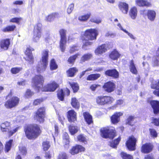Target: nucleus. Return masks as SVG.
<instances>
[{
    "instance_id": "f257e3e1",
    "label": "nucleus",
    "mask_w": 159,
    "mask_h": 159,
    "mask_svg": "<svg viewBox=\"0 0 159 159\" xmlns=\"http://www.w3.org/2000/svg\"><path fill=\"white\" fill-rule=\"evenodd\" d=\"M98 34V30L95 29H90L86 30L82 37L83 45L82 48L84 50L88 49V46L91 45L93 42L89 40H93L96 39Z\"/></svg>"
},
{
    "instance_id": "f03ea898",
    "label": "nucleus",
    "mask_w": 159,
    "mask_h": 159,
    "mask_svg": "<svg viewBox=\"0 0 159 159\" xmlns=\"http://www.w3.org/2000/svg\"><path fill=\"white\" fill-rule=\"evenodd\" d=\"M24 130L26 136L29 139H34L40 134L39 126L36 124L28 125L25 126Z\"/></svg>"
},
{
    "instance_id": "7ed1b4c3",
    "label": "nucleus",
    "mask_w": 159,
    "mask_h": 159,
    "mask_svg": "<svg viewBox=\"0 0 159 159\" xmlns=\"http://www.w3.org/2000/svg\"><path fill=\"white\" fill-rule=\"evenodd\" d=\"M48 51L46 50L43 51L42 60L39 63L37 67V70L38 72L41 73L45 70L48 65Z\"/></svg>"
},
{
    "instance_id": "20e7f679",
    "label": "nucleus",
    "mask_w": 159,
    "mask_h": 159,
    "mask_svg": "<svg viewBox=\"0 0 159 159\" xmlns=\"http://www.w3.org/2000/svg\"><path fill=\"white\" fill-rule=\"evenodd\" d=\"M44 78L40 75H36L32 79V82L33 85L37 89L38 92L41 91L44 82Z\"/></svg>"
},
{
    "instance_id": "39448f33",
    "label": "nucleus",
    "mask_w": 159,
    "mask_h": 159,
    "mask_svg": "<svg viewBox=\"0 0 159 159\" xmlns=\"http://www.w3.org/2000/svg\"><path fill=\"white\" fill-rule=\"evenodd\" d=\"M10 123L9 122L6 121L2 123L1 125V128L2 131L4 132L7 131L8 135L11 136L15 133L20 128V127H16L14 128L10 129Z\"/></svg>"
},
{
    "instance_id": "423d86ee",
    "label": "nucleus",
    "mask_w": 159,
    "mask_h": 159,
    "mask_svg": "<svg viewBox=\"0 0 159 159\" xmlns=\"http://www.w3.org/2000/svg\"><path fill=\"white\" fill-rule=\"evenodd\" d=\"M101 135L104 138H109L113 139L115 136V130L113 127H111L109 129L107 128H103L101 129Z\"/></svg>"
},
{
    "instance_id": "0eeeda50",
    "label": "nucleus",
    "mask_w": 159,
    "mask_h": 159,
    "mask_svg": "<svg viewBox=\"0 0 159 159\" xmlns=\"http://www.w3.org/2000/svg\"><path fill=\"white\" fill-rule=\"evenodd\" d=\"M97 103L101 105L111 104L114 101V99L110 96H99L96 99Z\"/></svg>"
},
{
    "instance_id": "6e6552de",
    "label": "nucleus",
    "mask_w": 159,
    "mask_h": 159,
    "mask_svg": "<svg viewBox=\"0 0 159 159\" xmlns=\"http://www.w3.org/2000/svg\"><path fill=\"white\" fill-rule=\"evenodd\" d=\"M20 99L16 96H13L7 100L4 105L7 108H11L17 106L19 103Z\"/></svg>"
},
{
    "instance_id": "1a4fd4ad",
    "label": "nucleus",
    "mask_w": 159,
    "mask_h": 159,
    "mask_svg": "<svg viewBox=\"0 0 159 159\" xmlns=\"http://www.w3.org/2000/svg\"><path fill=\"white\" fill-rule=\"evenodd\" d=\"M66 30L62 29L59 30L61 39L60 42V47L61 51L64 52L65 50L66 43Z\"/></svg>"
},
{
    "instance_id": "9d476101",
    "label": "nucleus",
    "mask_w": 159,
    "mask_h": 159,
    "mask_svg": "<svg viewBox=\"0 0 159 159\" xmlns=\"http://www.w3.org/2000/svg\"><path fill=\"white\" fill-rule=\"evenodd\" d=\"M45 115V109L44 107L39 108L35 113V118L37 121L40 123H43L44 121V118Z\"/></svg>"
},
{
    "instance_id": "9b49d317",
    "label": "nucleus",
    "mask_w": 159,
    "mask_h": 159,
    "mask_svg": "<svg viewBox=\"0 0 159 159\" xmlns=\"http://www.w3.org/2000/svg\"><path fill=\"white\" fill-rule=\"evenodd\" d=\"M58 85L53 81L45 85L41 89L42 92H53L58 87Z\"/></svg>"
},
{
    "instance_id": "f8f14e48",
    "label": "nucleus",
    "mask_w": 159,
    "mask_h": 159,
    "mask_svg": "<svg viewBox=\"0 0 159 159\" xmlns=\"http://www.w3.org/2000/svg\"><path fill=\"white\" fill-rule=\"evenodd\" d=\"M34 49L30 47L27 48L25 52L26 57L25 59L30 64H32L34 62V57L31 52Z\"/></svg>"
},
{
    "instance_id": "ddd939ff",
    "label": "nucleus",
    "mask_w": 159,
    "mask_h": 159,
    "mask_svg": "<svg viewBox=\"0 0 159 159\" xmlns=\"http://www.w3.org/2000/svg\"><path fill=\"white\" fill-rule=\"evenodd\" d=\"M136 139L133 136L129 137L126 142V145L128 149L131 151L135 149Z\"/></svg>"
},
{
    "instance_id": "4468645a",
    "label": "nucleus",
    "mask_w": 159,
    "mask_h": 159,
    "mask_svg": "<svg viewBox=\"0 0 159 159\" xmlns=\"http://www.w3.org/2000/svg\"><path fill=\"white\" fill-rule=\"evenodd\" d=\"M104 90L108 93H111L114 90L115 88V84L111 81H109L104 84L102 86Z\"/></svg>"
},
{
    "instance_id": "2eb2a0df",
    "label": "nucleus",
    "mask_w": 159,
    "mask_h": 159,
    "mask_svg": "<svg viewBox=\"0 0 159 159\" xmlns=\"http://www.w3.org/2000/svg\"><path fill=\"white\" fill-rule=\"evenodd\" d=\"M148 102L153 109L154 113L157 114L159 113V101L157 100L148 101Z\"/></svg>"
},
{
    "instance_id": "dca6fc26",
    "label": "nucleus",
    "mask_w": 159,
    "mask_h": 159,
    "mask_svg": "<svg viewBox=\"0 0 159 159\" xmlns=\"http://www.w3.org/2000/svg\"><path fill=\"white\" fill-rule=\"evenodd\" d=\"M107 45L104 44L98 46L95 50V52L97 55L102 54L107 51Z\"/></svg>"
},
{
    "instance_id": "f3484780",
    "label": "nucleus",
    "mask_w": 159,
    "mask_h": 159,
    "mask_svg": "<svg viewBox=\"0 0 159 159\" xmlns=\"http://www.w3.org/2000/svg\"><path fill=\"white\" fill-rule=\"evenodd\" d=\"M105 73L106 75L115 78H117L119 77V73L115 69L107 70L105 72Z\"/></svg>"
},
{
    "instance_id": "a211bd4d",
    "label": "nucleus",
    "mask_w": 159,
    "mask_h": 159,
    "mask_svg": "<svg viewBox=\"0 0 159 159\" xmlns=\"http://www.w3.org/2000/svg\"><path fill=\"white\" fill-rule=\"evenodd\" d=\"M67 117L68 121L70 122H74L76 120V112L73 110L69 111L67 112Z\"/></svg>"
},
{
    "instance_id": "6ab92c4d",
    "label": "nucleus",
    "mask_w": 159,
    "mask_h": 159,
    "mask_svg": "<svg viewBox=\"0 0 159 159\" xmlns=\"http://www.w3.org/2000/svg\"><path fill=\"white\" fill-rule=\"evenodd\" d=\"M84 148L82 146L77 145L73 147L70 152L71 154L74 155L78 153L79 152L84 151Z\"/></svg>"
},
{
    "instance_id": "aec40b11",
    "label": "nucleus",
    "mask_w": 159,
    "mask_h": 159,
    "mask_svg": "<svg viewBox=\"0 0 159 159\" xmlns=\"http://www.w3.org/2000/svg\"><path fill=\"white\" fill-rule=\"evenodd\" d=\"M123 113L121 112L115 113L111 117V120L114 124L118 123L120 120V117L122 116Z\"/></svg>"
},
{
    "instance_id": "412c9836",
    "label": "nucleus",
    "mask_w": 159,
    "mask_h": 159,
    "mask_svg": "<svg viewBox=\"0 0 159 159\" xmlns=\"http://www.w3.org/2000/svg\"><path fill=\"white\" fill-rule=\"evenodd\" d=\"M153 146L150 143H146L143 145L142 147V152L144 153H148L152 150Z\"/></svg>"
},
{
    "instance_id": "4be33fe9",
    "label": "nucleus",
    "mask_w": 159,
    "mask_h": 159,
    "mask_svg": "<svg viewBox=\"0 0 159 159\" xmlns=\"http://www.w3.org/2000/svg\"><path fill=\"white\" fill-rule=\"evenodd\" d=\"M135 2L137 5L139 7H148L151 5L150 2L145 0H136Z\"/></svg>"
},
{
    "instance_id": "5701e85b",
    "label": "nucleus",
    "mask_w": 159,
    "mask_h": 159,
    "mask_svg": "<svg viewBox=\"0 0 159 159\" xmlns=\"http://www.w3.org/2000/svg\"><path fill=\"white\" fill-rule=\"evenodd\" d=\"M120 10L124 14H127L128 10V5L127 3L120 2L119 5Z\"/></svg>"
},
{
    "instance_id": "b1692460",
    "label": "nucleus",
    "mask_w": 159,
    "mask_h": 159,
    "mask_svg": "<svg viewBox=\"0 0 159 159\" xmlns=\"http://www.w3.org/2000/svg\"><path fill=\"white\" fill-rule=\"evenodd\" d=\"M120 56L121 54L116 49H115L111 52L109 56L110 58L115 60H117Z\"/></svg>"
},
{
    "instance_id": "393cba45",
    "label": "nucleus",
    "mask_w": 159,
    "mask_h": 159,
    "mask_svg": "<svg viewBox=\"0 0 159 159\" xmlns=\"http://www.w3.org/2000/svg\"><path fill=\"white\" fill-rule=\"evenodd\" d=\"M10 44V42L9 39L3 40L1 42V47L2 48L6 50L8 49Z\"/></svg>"
},
{
    "instance_id": "a878e982",
    "label": "nucleus",
    "mask_w": 159,
    "mask_h": 159,
    "mask_svg": "<svg viewBox=\"0 0 159 159\" xmlns=\"http://www.w3.org/2000/svg\"><path fill=\"white\" fill-rule=\"evenodd\" d=\"M137 9L136 7H134L132 8L129 12V15L133 19H135L137 15Z\"/></svg>"
},
{
    "instance_id": "bb28decb",
    "label": "nucleus",
    "mask_w": 159,
    "mask_h": 159,
    "mask_svg": "<svg viewBox=\"0 0 159 159\" xmlns=\"http://www.w3.org/2000/svg\"><path fill=\"white\" fill-rule=\"evenodd\" d=\"M129 68L130 72L133 74L135 75L137 74V70L133 60H131L129 62Z\"/></svg>"
},
{
    "instance_id": "cd10ccee",
    "label": "nucleus",
    "mask_w": 159,
    "mask_h": 159,
    "mask_svg": "<svg viewBox=\"0 0 159 159\" xmlns=\"http://www.w3.org/2000/svg\"><path fill=\"white\" fill-rule=\"evenodd\" d=\"M85 120L87 123L89 125L93 122L92 116L88 112H84L83 113Z\"/></svg>"
},
{
    "instance_id": "c85d7f7f",
    "label": "nucleus",
    "mask_w": 159,
    "mask_h": 159,
    "mask_svg": "<svg viewBox=\"0 0 159 159\" xmlns=\"http://www.w3.org/2000/svg\"><path fill=\"white\" fill-rule=\"evenodd\" d=\"M63 142L65 144V147L68 148L69 147V136L68 134L66 132L63 134Z\"/></svg>"
},
{
    "instance_id": "c756f323",
    "label": "nucleus",
    "mask_w": 159,
    "mask_h": 159,
    "mask_svg": "<svg viewBox=\"0 0 159 159\" xmlns=\"http://www.w3.org/2000/svg\"><path fill=\"white\" fill-rule=\"evenodd\" d=\"M42 25L40 23H38L34 26L33 33L42 34Z\"/></svg>"
},
{
    "instance_id": "7c9ffc66",
    "label": "nucleus",
    "mask_w": 159,
    "mask_h": 159,
    "mask_svg": "<svg viewBox=\"0 0 159 159\" xmlns=\"http://www.w3.org/2000/svg\"><path fill=\"white\" fill-rule=\"evenodd\" d=\"M156 15V12L153 10H148L147 12V16L148 18L151 21H152L155 19Z\"/></svg>"
},
{
    "instance_id": "2f4dec72",
    "label": "nucleus",
    "mask_w": 159,
    "mask_h": 159,
    "mask_svg": "<svg viewBox=\"0 0 159 159\" xmlns=\"http://www.w3.org/2000/svg\"><path fill=\"white\" fill-rule=\"evenodd\" d=\"M59 14L57 13H54L49 15L47 17V20L49 22L53 20L55 18L59 16Z\"/></svg>"
},
{
    "instance_id": "473e14b6",
    "label": "nucleus",
    "mask_w": 159,
    "mask_h": 159,
    "mask_svg": "<svg viewBox=\"0 0 159 159\" xmlns=\"http://www.w3.org/2000/svg\"><path fill=\"white\" fill-rule=\"evenodd\" d=\"M100 75L99 74H91L87 77V80L91 81L96 80L100 77Z\"/></svg>"
},
{
    "instance_id": "72a5a7b5",
    "label": "nucleus",
    "mask_w": 159,
    "mask_h": 159,
    "mask_svg": "<svg viewBox=\"0 0 159 159\" xmlns=\"http://www.w3.org/2000/svg\"><path fill=\"white\" fill-rule=\"evenodd\" d=\"M19 152L22 156H25L27 153L26 148L24 146H20L19 147Z\"/></svg>"
},
{
    "instance_id": "f704fd0d",
    "label": "nucleus",
    "mask_w": 159,
    "mask_h": 159,
    "mask_svg": "<svg viewBox=\"0 0 159 159\" xmlns=\"http://www.w3.org/2000/svg\"><path fill=\"white\" fill-rule=\"evenodd\" d=\"M69 129L71 134L74 135L77 132L78 129L77 126L70 125L69 127Z\"/></svg>"
},
{
    "instance_id": "c9c22d12",
    "label": "nucleus",
    "mask_w": 159,
    "mask_h": 159,
    "mask_svg": "<svg viewBox=\"0 0 159 159\" xmlns=\"http://www.w3.org/2000/svg\"><path fill=\"white\" fill-rule=\"evenodd\" d=\"M71 104L73 107L75 108L78 109L80 107V103L75 98H72Z\"/></svg>"
},
{
    "instance_id": "e433bc0d",
    "label": "nucleus",
    "mask_w": 159,
    "mask_h": 159,
    "mask_svg": "<svg viewBox=\"0 0 159 159\" xmlns=\"http://www.w3.org/2000/svg\"><path fill=\"white\" fill-rule=\"evenodd\" d=\"M90 15V13H89L84 15L80 16H79L78 19L81 21H85L88 20Z\"/></svg>"
},
{
    "instance_id": "4c0bfd02",
    "label": "nucleus",
    "mask_w": 159,
    "mask_h": 159,
    "mask_svg": "<svg viewBox=\"0 0 159 159\" xmlns=\"http://www.w3.org/2000/svg\"><path fill=\"white\" fill-rule=\"evenodd\" d=\"M16 27L15 25H9L3 28L2 30L5 32L12 31L14 30Z\"/></svg>"
},
{
    "instance_id": "58836bf2",
    "label": "nucleus",
    "mask_w": 159,
    "mask_h": 159,
    "mask_svg": "<svg viewBox=\"0 0 159 159\" xmlns=\"http://www.w3.org/2000/svg\"><path fill=\"white\" fill-rule=\"evenodd\" d=\"M69 84L72 89L74 92H76L79 89L78 84L76 83L69 82Z\"/></svg>"
},
{
    "instance_id": "ea45409f",
    "label": "nucleus",
    "mask_w": 159,
    "mask_h": 159,
    "mask_svg": "<svg viewBox=\"0 0 159 159\" xmlns=\"http://www.w3.org/2000/svg\"><path fill=\"white\" fill-rule=\"evenodd\" d=\"M58 67V66L54 59H52L50 62V68L51 70L56 69Z\"/></svg>"
},
{
    "instance_id": "a19ab883",
    "label": "nucleus",
    "mask_w": 159,
    "mask_h": 159,
    "mask_svg": "<svg viewBox=\"0 0 159 159\" xmlns=\"http://www.w3.org/2000/svg\"><path fill=\"white\" fill-rule=\"evenodd\" d=\"M92 57V55L91 54L87 53L84 54L81 57V61L82 62H84L90 59Z\"/></svg>"
},
{
    "instance_id": "79ce46f5",
    "label": "nucleus",
    "mask_w": 159,
    "mask_h": 159,
    "mask_svg": "<svg viewBox=\"0 0 159 159\" xmlns=\"http://www.w3.org/2000/svg\"><path fill=\"white\" fill-rule=\"evenodd\" d=\"M120 137L112 141L110 143V146L113 148H115L116 146L119 144L120 141Z\"/></svg>"
},
{
    "instance_id": "37998d69",
    "label": "nucleus",
    "mask_w": 159,
    "mask_h": 159,
    "mask_svg": "<svg viewBox=\"0 0 159 159\" xmlns=\"http://www.w3.org/2000/svg\"><path fill=\"white\" fill-rule=\"evenodd\" d=\"M13 142V140H10L9 141L7 142L5 147V151L8 152L10 150L11 148L12 144Z\"/></svg>"
},
{
    "instance_id": "c03bdc74",
    "label": "nucleus",
    "mask_w": 159,
    "mask_h": 159,
    "mask_svg": "<svg viewBox=\"0 0 159 159\" xmlns=\"http://www.w3.org/2000/svg\"><path fill=\"white\" fill-rule=\"evenodd\" d=\"M77 71L75 68H70L67 71L68 76L72 77L74 76V74Z\"/></svg>"
},
{
    "instance_id": "a18cd8bd",
    "label": "nucleus",
    "mask_w": 159,
    "mask_h": 159,
    "mask_svg": "<svg viewBox=\"0 0 159 159\" xmlns=\"http://www.w3.org/2000/svg\"><path fill=\"white\" fill-rule=\"evenodd\" d=\"M64 94L62 89L59 90L57 91V96L58 99L61 101H63L64 99Z\"/></svg>"
},
{
    "instance_id": "49530a36",
    "label": "nucleus",
    "mask_w": 159,
    "mask_h": 159,
    "mask_svg": "<svg viewBox=\"0 0 159 159\" xmlns=\"http://www.w3.org/2000/svg\"><path fill=\"white\" fill-rule=\"evenodd\" d=\"M41 37V34L33 33V41L35 42H38Z\"/></svg>"
},
{
    "instance_id": "de8ad7c7",
    "label": "nucleus",
    "mask_w": 159,
    "mask_h": 159,
    "mask_svg": "<svg viewBox=\"0 0 159 159\" xmlns=\"http://www.w3.org/2000/svg\"><path fill=\"white\" fill-rule=\"evenodd\" d=\"M22 69L21 67H13L11 69V72L14 74H16L19 73Z\"/></svg>"
},
{
    "instance_id": "09e8293b",
    "label": "nucleus",
    "mask_w": 159,
    "mask_h": 159,
    "mask_svg": "<svg viewBox=\"0 0 159 159\" xmlns=\"http://www.w3.org/2000/svg\"><path fill=\"white\" fill-rule=\"evenodd\" d=\"M134 117L132 116H130L129 117L127 120V123L128 125L133 126L135 121H134Z\"/></svg>"
},
{
    "instance_id": "8fccbe9b",
    "label": "nucleus",
    "mask_w": 159,
    "mask_h": 159,
    "mask_svg": "<svg viewBox=\"0 0 159 159\" xmlns=\"http://www.w3.org/2000/svg\"><path fill=\"white\" fill-rule=\"evenodd\" d=\"M77 138L78 141L80 142L84 143V144H86L87 143V139L83 134H80L78 136Z\"/></svg>"
},
{
    "instance_id": "3c124183",
    "label": "nucleus",
    "mask_w": 159,
    "mask_h": 159,
    "mask_svg": "<svg viewBox=\"0 0 159 159\" xmlns=\"http://www.w3.org/2000/svg\"><path fill=\"white\" fill-rule=\"evenodd\" d=\"M43 149L44 151H47L50 148V145L49 142L47 141H46L43 142L42 145Z\"/></svg>"
},
{
    "instance_id": "603ef678",
    "label": "nucleus",
    "mask_w": 159,
    "mask_h": 159,
    "mask_svg": "<svg viewBox=\"0 0 159 159\" xmlns=\"http://www.w3.org/2000/svg\"><path fill=\"white\" fill-rule=\"evenodd\" d=\"M80 55L79 53L76 54L71 57H70L68 59V62L70 64L73 63L77 57Z\"/></svg>"
},
{
    "instance_id": "864d4df0",
    "label": "nucleus",
    "mask_w": 159,
    "mask_h": 159,
    "mask_svg": "<svg viewBox=\"0 0 159 159\" xmlns=\"http://www.w3.org/2000/svg\"><path fill=\"white\" fill-rule=\"evenodd\" d=\"M121 155L123 159H133L132 156L126 153L121 152Z\"/></svg>"
},
{
    "instance_id": "5fc2aeb1",
    "label": "nucleus",
    "mask_w": 159,
    "mask_h": 159,
    "mask_svg": "<svg viewBox=\"0 0 159 159\" xmlns=\"http://www.w3.org/2000/svg\"><path fill=\"white\" fill-rule=\"evenodd\" d=\"M34 94V93L29 89H27L25 94V96L26 98H29Z\"/></svg>"
},
{
    "instance_id": "6e6d98bb",
    "label": "nucleus",
    "mask_w": 159,
    "mask_h": 159,
    "mask_svg": "<svg viewBox=\"0 0 159 159\" xmlns=\"http://www.w3.org/2000/svg\"><path fill=\"white\" fill-rule=\"evenodd\" d=\"M90 21L96 24H99L101 22V19L99 17H93L90 19Z\"/></svg>"
},
{
    "instance_id": "4d7b16f0",
    "label": "nucleus",
    "mask_w": 159,
    "mask_h": 159,
    "mask_svg": "<svg viewBox=\"0 0 159 159\" xmlns=\"http://www.w3.org/2000/svg\"><path fill=\"white\" fill-rule=\"evenodd\" d=\"M66 154L64 152L61 153L59 155L58 159H68Z\"/></svg>"
},
{
    "instance_id": "13d9d810",
    "label": "nucleus",
    "mask_w": 159,
    "mask_h": 159,
    "mask_svg": "<svg viewBox=\"0 0 159 159\" xmlns=\"http://www.w3.org/2000/svg\"><path fill=\"white\" fill-rule=\"evenodd\" d=\"M151 87L152 89H159V80H157L154 83H153Z\"/></svg>"
},
{
    "instance_id": "bf43d9fd",
    "label": "nucleus",
    "mask_w": 159,
    "mask_h": 159,
    "mask_svg": "<svg viewBox=\"0 0 159 159\" xmlns=\"http://www.w3.org/2000/svg\"><path fill=\"white\" fill-rule=\"evenodd\" d=\"M74 7V4L73 3L70 4L68 6L67 9V12L68 14H70L73 10Z\"/></svg>"
},
{
    "instance_id": "052dcab7",
    "label": "nucleus",
    "mask_w": 159,
    "mask_h": 159,
    "mask_svg": "<svg viewBox=\"0 0 159 159\" xmlns=\"http://www.w3.org/2000/svg\"><path fill=\"white\" fill-rule=\"evenodd\" d=\"M150 132L151 135L153 138H156L157 137V134L156 131L153 129H150Z\"/></svg>"
},
{
    "instance_id": "680f3d73",
    "label": "nucleus",
    "mask_w": 159,
    "mask_h": 159,
    "mask_svg": "<svg viewBox=\"0 0 159 159\" xmlns=\"http://www.w3.org/2000/svg\"><path fill=\"white\" fill-rule=\"evenodd\" d=\"M22 20V18L20 17L19 18H14L11 19L10 20V21L12 22H15L16 23H19V21Z\"/></svg>"
},
{
    "instance_id": "e2e57ef3",
    "label": "nucleus",
    "mask_w": 159,
    "mask_h": 159,
    "mask_svg": "<svg viewBox=\"0 0 159 159\" xmlns=\"http://www.w3.org/2000/svg\"><path fill=\"white\" fill-rule=\"evenodd\" d=\"M144 69L146 71L145 72H147L149 70V67L148 64L147 62H143L142 63Z\"/></svg>"
},
{
    "instance_id": "0e129e2a",
    "label": "nucleus",
    "mask_w": 159,
    "mask_h": 159,
    "mask_svg": "<svg viewBox=\"0 0 159 159\" xmlns=\"http://www.w3.org/2000/svg\"><path fill=\"white\" fill-rule=\"evenodd\" d=\"M116 35L115 33H113L111 32H108L105 34V36L106 37H110L111 38H113L115 37Z\"/></svg>"
},
{
    "instance_id": "69168bd1",
    "label": "nucleus",
    "mask_w": 159,
    "mask_h": 159,
    "mask_svg": "<svg viewBox=\"0 0 159 159\" xmlns=\"http://www.w3.org/2000/svg\"><path fill=\"white\" fill-rule=\"evenodd\" d=\"M79 49V48L78 47L76 46H73L70 49V52L71 53H72L75 51L78 50Z\"/></svg>"
},
{
    "instance_id": "338daca9",
    "label": "nucleus",
    "mask_w": 159,
    "mask_h": 159,
    "mask_svg": "<svg viewBox=\"0 0 159 159\" xmlns=\"http://www.w3.org/2000/svg\"><path fill=\"white\" fill-rule=\"evenodd\" d=\"M43 100L42 99H39L35 100L33 103L34 105H37L38 104H40L41 102H42Z\"/></svg>"
},
{
    "instance_id": "774afa93",
    "label": "nucleus",
    "mask_w": 159,
    "mask_h": 159,
    "mask_svg": "<svg viewBox=\"0 0 159 159\" xmlns=\"http://www.w3.org/2000/svg\"><path fill=\"white\" fill-rule=\"evenodd\" d=\"M152 122L156 126L159 125V118H153Z\"/></svg>"
}]
</instances>
